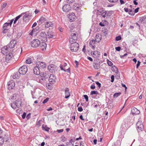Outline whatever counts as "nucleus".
Returning <instances> with one entry per match:
<instances>
[{
  "mask_svg": "<svg viewBox=\"0 0 146 146\" xmlns=\"http://www.w3.org/2000/svg\"><path fill=\"white\" fill-rule=\"evenodd\" d=\"M17 44V41L15 40H13L10 42L9 45L8 47L10 49L14 48Z\"/></svg>",
  "mask_w": 146,
  "mask_h": 146,
  "instance_id": "dca6fc26",
  "label": "nucleus"
},
{
  "mask_svg": "<svg viewBox=\"0 0 146 146\" xmlns=\"http://www.w3.org/2000/svg\"><path fill=\"white\" fill-rule=\"evenodd\" d=\"M71 9L70 5L68 4L64 5L62 7L63 11L66 12H68Z\"/></svg>",
  "mask_w": 146,
  "mask_h": 146,
  "instance_id": "2eb2a0df",
  "label": "nucleus"
},
{
  "mask_svg": "<svg viewBox=\"0 0 146 146\" xmlns=\"http://www.w3.org/2000/svg\"><path fill=\"white\" fill-rule=\"evenodd\" d=\"M80 5L78 3H75L73 5V8L75 10H78L80 7Z\"/></svg>",
  "mask_w": 146,
  "mask_h": 146,
  "instance_id": "c85d7f7f",
  "label": "nucleus"
},
{
  "mask_svg": "<svg viewBox=\"0 0 146 146\" xmlns=\"http://www.w3.org/2000/svg\"><path fill=\"white\" fill-rule=\"evenodd\" d=\"M111 70L112 71L115 73L118 72V70L117 68L115 66H113L111 68Z\"/></svg>",
  "mask_w": 146,
  "mask_h": 146,
  "instance_id": "2f4dec72",
  "label": "nucleus"
},
{
  "mask_svg": "<svg viewBox=\"0 0 146 146\" xmlns=\"http://www.w3.org/2000/svg\"><path fill=\"white\" fill-rule=\"evenodd\" d=\"M71 38L72 39H74V42H76L77 39V36H74V35H71Z\"/></svg>",
  "mask_w": 146,
  "mask_h": 146,
  "instance_id": "79ce46f5",
  "label": "nucleus"
},
{
  "mask_svg": "<svg viewBox=\"0 0 146 146\" xmlns=\"http://www.w3.org/2000/svg\"><path fill=\"white\" fill-rule=\"evenodd\" d=\"M48 70L51 73H55L58 70V67L54 64L49 65L48 67Z\"/></svg>",
  "mask_w": 146,
  "mask_h": 146,
  "instance_id": "f257e3e1",
  "label": "nucleus"
},
{
  "mask_svg": "<svg viewBox=\"0 0 146 146\" xmlns=\"http://www.w3.org/2000/svg\"><path fill=\"white\" fill-rule=\"evenodd\" d=\"M20 74L19 72H15L13 77L14 79H17L20 77Z\"/></svg>",
  "mask_w": 146,
  "mask_h": 146,
  "instance_id": "bb28decb",
  "label": "nucleus"
},
{
  "mask_svg": "<svg viewBox=\"0 0 146 146\" xmlns=\"http://www.w3.org/2000/svg\"><path fill=\"white\" fill-rule=\"evenodd\" d=\"M3 33H6L7 32L8 29L7 28H3Z\"/></svg>",
  "mask_w": 146,
  "mask_h": 146,
  "instance_id": "5fc2aeb1",
  "label": "nucleus"
},
{
  "mask_svg": "<svg viewBox=\"0 0 146 146\" xmlns=\"http://www.w3.org/2000/svg\"><path fill=\"white\" fill-rule=\"evenodd\" d=\"M47 36L45 32H42L40 33L38 38L42 41L46 42L47 40Z\"/></svg>",
  "mask_w": 146,
  "mask_h": 146,
  "instance_id": "20e7f679",
  "label": "nucleus"
},
{
  "mask_svg": "<svg viewBox=\"0 0 146 146\" xmlns=\"http://www.w3.org/2000/svg\"><path fill=\"white\" fill-rule=\"evenodd\" d=\"M36 66H38L40 69H41L45 68L46 65L45 62H39L37 64Z\"/></svg>",
  "mask_w": 146,
  "mask_h": 146,
  "instance_id": "aec40b11",
  "label": "nucleus"
},
{
  "mask_svg": "<svg viewBox=\"0 0 146 146\" xmlns=\"http://www.w3.org/2000/svg\"><path fill=\"white\" fill-rule=\"evenodd\" d=\"M9 24L7 23H4L3 26V28H7V27L8 26Z\"/></svg>",
  "mask_w": 146,
  "mask_h": 146,
  "instance_id": "c03bdc74",
  "label": "nucleus"
},
{
  "mask_svg": "<svg viewBox=\"0 0 146 146\" xmlns=\"http://www.w3.org/2000/svg\"><path fill=\"white\" fill-rule=\"evenodd\" d=\"M56 79V76L54 74H50L49 76L48 80L50 84H54L55 82Z\"/></svg>",
  "mask_w": 146,
  "mask_h": 146,
  "instance_id": "9d476101",
  "label": "nucleus"
},
{
  "mask_svg": "<svg viewBox=\"0 0 146 146\" xmlns=\"http://www.w3.org/2000/svg\"><path fill=\"white\" fill-rule=\"evenodd\" d=\"M106 11L104 10H103L100 12L101 15L104 18H105L106 17Z\"/></svg>",
  "mask_w": 146,
  "mask_h": 146,
  "instance_id": "7c9ffc66",
  "label": "nucleus"
},
{
  "mask_svg": "<svg viewBox=\"0 0 146 146\" xmlns=\"http://www.w3.org/2000/svg\"><path fill=\"white\" fill-rule=\"evenodd\" d=\"M90 88L91 89L93 90L95 88V86L94 85L92 84Z\"/></svg>",
  "mask_w": 146,
  "mask_h": 146,
  "instance_id": "69168bd1",
  "label": "nucleus"
},
{
  "mask_svg": "<svg viewBox=\"0 0 146 146\" xmlns=\"http://www.w3.org/2000/svg\"><path fill=\"white\" fill-rule=\"evenodd\" d=\"M121 94V93L120 92L115 93L113 95V98H117L119 96H120Z\"/></svg>",
  "mask_w": 146,
  "mask_h": 146,
  "instance_id": "e433bc0d",
  "label": "nucleus"
},
{
  "mask_svg": "<svg viewBox=\"0 0 146 146\" xmlns=\"http://www.w3.org/2000/svg\"><path fill=\"white\" fill-rule=\"evenodd\" d=\"M31 118V113L28 114L26 116V118L27 119H29Z\"/></svg>",
  "mask_w": 146,
  "mask_h": 146,
  "instance_id": "338daca9",
  "label": "nucleus"
},
{
  "mask_svg": "<svg viewBox=\"0 0 146 146\" xmlns=\"http://www.w3.org/2000/svg\"><path fill=\"white\" fill-rule=\"evenodd\" d=\"M99 34H98V35H96V38L97 39V41H96L98 42H99L101 39V36H99Z\"/></svg>",
  "mask_w": 146,
  "mask_h": 146,
  "instance_id": "58836bf2",
  "label": "nucleus"
},
{
  "mask_svg": "<svg viewBox=\"0 0 146 146\" xmlns=\"http://www.w3.org/2000/svg\"><path fill=\"white\" fill-rule=\"evenodd\" d=\"M49 75L48 73H43L41 77L40 78L39 82L42 84V82L41 80L46 81V79H48L49 77Z\"/></svg>",
  "mask_w": 146,
  "mask_h": 146,
  "instance_id": "39448f33",
  "label": "nucleus"
},
{
  "mask_svg": "<svg viewBox=\"0 0 146 146\" xmlns=\"http://www.w3.org/2000/svg\"><path fill=\"white\" fill-rule=\"evenodd\" d=\"M14 104L15 105H14L13 106L12 104H11V106L13 109H15L17 107L19 108L21 106L22 102L21 101L20 99L18 98L16 101L15 103L14 102Z\"/></svg>",
  "mask_w": 146,
  "mask_h": 146,
  "instance_id": "7ed1b4c3",
  "label": "nucleus"
},
{
  "mask_svg": "<svg viewBox=\"0 0 146 146\" xmlns=\"http://www.w3.org/2000/svg\"><path fill=\"white\" fill-rule=\"evenodd\" d=\"M78 111L81 112L83 111V109L82 107L81 106L78 108Z\"/></svg>",
  "mask_w": 146,
  "mask_h": 146,
  "instance_id": "bf43d9fd",
  "label": "nucleus"
},
{
  "mask_svg": "<svg viewBox=\"0 0 146 146\" xmlns=\"http://www.w3.org/2000/svg\"><path fill=\"white\" fill-rule=\"evenodd\" d=\"M45 27L46 28H48L50 27H52L54 26V24L52 22L48 21L45 23Z\"/></svg>",
  "mask_w": 146,
  "mask_h": 146,
  "instance_id": "a878e982",
  "label": "nucleus"
},
{
  "mask_svg": "<svg viewBox=\"0 0 146 146\" xmlns=\"http://www.w3.org/2000/svg\"><path fill=\"white\" fill-rule=\"evenodd\" d=\"M139 7H137V8L135 9L134 10V13H137L139 11Z\"/></svg>",
  "mask_w": 146,
  "mask_h": 146,
  "instance_id": "774afa93",
  "label": "nucleus"
},
{
  "mask_svg": "<svg viewBox=\"0 0 146 146\" xmlns=\"http://www.w3.org/2000/svg\"><path fill=\"white\" fill-rule=\"evenodd\" d=\"M7 3H3L1 6V7L2 8V9H3L5 8L6 6L7 5Z\"/></svg>",
  "mask_w": 146,
  "mask_h": 146,
  "instance_id": "e2e57ef3",
  "label": "nucleus"
},
{
  "mask_svg": "<svg viewBox=\"0 0 146 146\" xmlns=\"http://www.w3.org/2000/svg\"><path fill=\"white\" fill-rule=\"evenodd\" d=\"M66 146H73V145L70 143L67 142L66 144Z\"/></svg>",
  "mask_w": 146,
  "mask_h": 146,
  "instance_id": "864d4df0",
  "label": "nucleus"
},
{
  "mask_svg": "<svg viewBox=\"0 0 146 146\" xmlns=\"http://www.w3.org/2000/svg\"><path fill=\"white\" fill-rule=\"evenodd\" d=\"M145 16L142 17L140 18L139 19V20L140 21H141V22H142L144 20H145Z\"/></svg>",
  "mask_w": 146,
  "mask_h": 146,
  "instance_id": "3c124183",
  "label": "nucleus"
},
{
  "mask_svg": "<svg viewBox=\"0 0 146 146\" xmlns=\"http://www.w3.org/2000/svg\"><path fill=\"white\" fill-rule=\"evenodd\" d=\"M121 39V37L120 36H117L115 38V40L116 41H119Z\"/></svg>",
  "mask_w": 146,
  "mask_h": 146,
  "instance_id": "a18cd8bd",
  "label": "nucleus"
},
{
  "mask_svg": "<svg viewBox=\"0 0 146 146\" xmlns=\"http://www.w3.org/2000/svg\"><path fill=\"white\" fill-rule=\"evenodd\" d=\"M116 75L117 76H115V78H116L117 79H119L120 78V74L118 73L117 72V73H115Z\"/></svg>",
  "mask_w": 146,
  "mask_h": 146,
  "instance_id": "49530a36",
  "label": "nucleus"
},
{
  "mask_svg": "<svg viewBox=\"0 0 146 146\" xmlns=\"http://www.w3.org/2000/svg\"><path fill=\"white\" fill-rule=\"evenodd\" d=\"M33 59V58L31 57H28L27 59L26 60V63L28 64H30L32 63V60Z\"/></svg>",
  "mask_w": 146,
  "mask_h": 146,
  "instance_id": "c756f323",
  "label": "nucleus"
},
{
  "mask_svg": "<svg viewBox=\"0 0 146 146\" xmlns=\"http://www.w3.org/2000/svg\"><path fill=\"white\" fill-rule=\"evenodd\" d=\"M64 131V129H58L57 130V131L59 133H60L63 132Z\"/></svg>",
  "mask_w": 146,
  "mask_h": 146,
  "instance_id": "0e129e2a",
  "label": "nucleus"
},
{
  "mask_svg": "<svg viewBox=\"0 0 146 146\" xmlns=\"http://www.w3.org/2000/svg\"><path fill=\"white\" fill-rule=\"evenodd\" d=\"M47 38H55V34L54 33L51 31H48L47 32Z\"/></svg>",
  "mask_w": 146,
  "mask_h": 146,
  "instance_id": "f8f14e48",
  "label": "nucleus"
},
{
  "mask_svg": "<svg viewBox=\"0 0 146 146\" xmlns=\"http://www.w3.org/2000/svg\"><path fill=\"white\" fill-rule=\"evenodd\" d=\"M39 46L41 49L42 51H44L46 50V44L45 42H40V44H39Z\"/></svg>",
  "mask_w": 146,
  "mask_h": 146,
  "instance_id": "6ab92c4d",
  "label": "nucleus"
},
{
  "mask_svg": "<svg viewBox=\"0 0 146 146\" xmlns=\"http://www.w3.org/2000/svg\"><path fill=\"white\" fill-rule=\"evenodd\" d=\"M95 83L96 85L98 86V87L99 88H100L101 87V84L100 82H96Z\"/></svg>",
  "mask_w": 146,
  "mask_h": 146,
  "instance_id": "09e8293b",
  "label": "nucleus"
},
{
  "mask_svg": "<svg viewBox=\"0 0 146 146\" xmlns=\"http://www.w3.org/2000/svg\"><path fill=\"white\" fill-rule=\"evenodd\" d=\"M61 138L62 139V141L63 142L65 141L66 140V138L64 136H62L61 137Z\"/></svg>",
  "mask_w": 146,
  "mask_h": 146,
  "instance_id": "6e6d98bb",
  "label": "nucleus"
},
{
  "mask_svg": "<svg viewBox=\"0 0 146 146\" xmlns=\"http://www.w3.org/2000/svg\"><path fill=\"white\" fill-rule=\"evenodd\" d=\"M5 58V62H10L13 58V54L12 52L9 53L8 54H6Z\"/></svg>",
  "mask_w": 146,
  "mask_h": 146,
  "instance_id": "6e6552de",
  "label": "nucleus"
},
{
  "mask_svg": "<svg viewBox=\"0 0 146 146\" xmlns=\"http://www.w3.org/2000/svg\"><path fill=\"white\" fill-rule=\"evenodd\" d=\"M10 139V135L7 134H5L4 137H3V139H4V141L5 142H7Z\"/></svg>",
  "mask_w": 146,
  "mask_h": 146,
  "instance_id": "cd10ccee",
  "label": "nucleus"
},
{
  "mask_svg": "<svg viewBox=\"0 0 146 146\" xmlns=\"http://www.w3.org/2000/svg\"><path fill=\"white\" fill-rule=\"evenodd\" d=\"M97 59L94 61L93 63V66L94 68L96 70H98L100 68V62H98Z\"/></svg>",
  "mask_w": 146,
  "mask_h": 146,
  "instance_id": "ddd939ff",
  "label": "nucleus"
},
{
  "mask_svg": "<svg viewBox=\"0 0 146 146\" xmlns=\"http://www.w3.org/2000/svg\"><path fill=\"white\" fill-rule=\"evenodd\" d=\"M83 97L84 99H85L86 102H88V97L86 95H84Z\"/></svg>",
  "mask_w": 146,
  "mask_h": 146,
  "instance_id": "de8ad7c7",
  "label": "nucleus"
},
{
  "mask_svg": "<svg viewBox=\"0 0 146 146\" xmlns=\"http://www.w3.org/2000/svg\"><path fill=\"white\" fill-rule=\"evenodd\" d=\"M99 94L98 92L96 90L92 91L90 92V95L92 96L94 94Z\"/></svg>",
  "mask_w": 146,
  "mask_h": 146,
  "instance_id": "4c0bfd02",
  "label": "nucleus"
},
{
  "mask_svg": "<svg viewBox=\"0 0 146 146\" xmlns=\"http://www.w3.org/2000/svg\"><path fill=\"white\" fill-rule=\"evenodd\" d=\"M107 64L109 66H111L113 65V64L112 62L108 59H107Z\"/></svg>",
  "mask_w": 146,
  "mask_h": 146,
  "instance_id": "ea45409f",
  "label": "nucleus"
},
{
  "mask_svg": "<svg viewBox=\"0 0 146 146\" xmlns=\"http://www.w3.org/2000/svg\"><path fill=\"white\" fill-rule=\"evenodd\" d=\"M27 68L25 65L23 66L20 67L19 70V72L21 74L24 75L27 73Z\"/></svg>",
  "mask_w": 146,
  "mask_h": 146,
  "instance_id": "0eeeda50",
  "label": "nucleus"
},
{
  "mask_svg": "<svg viewBox=\"0 0 146 146\" xmlns=\"http://www.w3.org/2000/svg\"><path fill=\"white\" fill-rule=\"evenodd\" d=\"M42 130H44L48 132L49 129H50V128L48 127L46 125H45L44 126L43 125H42Z\"/></svg>",
  "mask_w": 146,
  "mask_h": 146,
  "instance_id": "f704fd0d",
  "label": "nucleus"
},
{
  "mask_svg": "<svg viewBox=\"0 0 146 146\" xmlns=\"http://www.w3.org/2000/svg\"><path fill=\"white\" fill-rule=\"evenodd\" d=\"M8 88L9 90L13 89L15 86V82L13 80H11L8 82Z\"/></svg>",
  "mask_w": 146,
  "mask_h": 146,
  "instance_id": "4468645a",
  "label": "nucleus"
},
{
  "mask_svg": "<svg viewBox=\"0 0 146 146\" xmlns=\"http://www.w3.org/2000/svg\"><path fill=\"white\" fill-rule=\"evenodd\" d=\"M23 14L22 13L21 15L17 16V17H16L15 18V19L14 20L13 23L14 24H15L17 20L22 16Z\"/></svg>",
  "mask_w": 146,
  "mask_h": 146,
  "instance_id": "473e14b6",
  "label": "nucleus"
},
{
  "mask_svg": "<svg viewBox=\"0 0 146 146\" xmlns=\"http://www.w3.org/2000/svg\"><path fill=\"white\" fill-rule=\"evenodd\" d=\"M115 50L118 51H119L121 50V47L119 46L116 47L115 48Z\"/></svg>",
  "mask_w": 146,
  "mask_h": 146,
  "instance_id": "680f3d73",
  "label": "nucleus"
},
{
  "mask_svg": "<svg viewBox=\"0 0 146 146\" xmlns=\"http://www.w3.org/2000/svg\"><path fill=\"white\" fill-rule=\"evenodd\" d=\"M70 21V22H72L75 21L76 19V17L75 14L74 13H70L68 17Z\"/></svg>",
  "mask_w": 146,
  "mask_h": 146,
  "instance_id": "a211bd4d",
  "label": "nucleus"
},
{
  "mask_svg": "<svg viewBox=\"0 0 146 146\" xmlns=\"http://www.w3.org/2000/svg\"><path fill=\"white\" fill-rule=\"evenodd\" d=\"M22 14H23V13ZM23 14H25L23 17V20L24 21L27 22L29 21L31 19L32 15L30 13H25Z\"/></svg>",
  "mask_w": 146,
  "mask_h": 146,
  "instance_id": "423d86ee",
  "label": "nucleus"
},
{
  "mask_svg": "<svg viewBox=\"0 0 146 146\" xmlns=\"http://www.w3.org/2000/svg\"><path fill=\"white\" fill-rule=\"evenodd\" d=\"M27 113L25 112H24L22 115V117L23 119H24Z\"/></svg>",
  "mask_w": 146,
  "mask_h": 146,
  "instance_id": "13d9d810",
  "label": "nucleus"
},
{
  "mask_svg": "<svg viewBox=\"0 0 146 146\" xmlns=\"http://www.w3.org/2000/svg\"><path fill=\"white\" fill-rule=\"evenodd\" d=\"M95 40H91L89 43V45L90 47H91L93 50H94L95 48Z\"/></svg>",
  "mask_w": 146,
  "mask_h": 146,
  "instance_id": "393cba45",
  "label": "nucleus"
},
{
  "mask_svg": "<svg viewBox=\"0 0 146 146\" xmlns=\"http://www.w3.org/2000/svg\"><path fill=\"white\" fill-rule=\"evenodd\" d=\"M9 48H8L7 46H5L2 48L1 49V52L4 54H6L7 53L8 54L9 52Z\"/></svg>",
  "mask_w": 146,
  "mask_h": 146,
  "instance_id": "4be33fe9",
  "label": "nucleus"
},
{
  "mask_svg": "<svg viewBox=\"0 0 146 146\" xmlns=\"http://www.w3.org/2000/svg\"><path fill=\"white\" fill-rule=\"evenodd\" d=\"M70 48L72 52H76L78 51L79 48V44L77 42L74 43H72L70 44Z\"/></svg>",
  "mask_w": 146,
  "mask_h": 146,
  "instance_id": "f03ea898",
  "label": "nucleus"
},
{
  "mask_svg": "<svg viewBox=\"0 0 146 146\" xmlns=\"http://www.w3.org/2000/svg\"><path fill=\"white\" fill-rule=\"evenodd\" d=\"M131 112L133 115L139 114L140 113L139 111L135 108H134L131 110Z\"/></svg>",
  "mask_w": 146,
  "mask_h": 146,
  "instance_id": "5701e85b",
  "label": "nucleus"
},
{
  "mask_svg": "<svg viewBox=\"0 0 146 146\" xmlns=\"http://www.w3.org/2000/svg\"><path fill=\"white\" fill-rule=\"evenodd\" d=\"M40 44V41L38 39H34L31 42V45L32 47L36 48L39 46Z\"/></svg>",
  "mask_w": 146,
  "mask_h": 146,
  "instance_id": "1a4fd4ad",
  "label": "nucleus"
},
{
  "mask_svg": "<svg viewBox=\"0 0 146 146\" xmlns=\"http://www.w3.org/2000/svg\"><path fill=\"white\" fill-rule=\"evenodd\" d=\"M112 11H107L106 13V17L109 18L111 15V12Z\"/></svg>",
  "mask_w": 146,
  "mask_h": 146,
  "instance_id": "72a5a7b5",
  "label": "nucleus"
},
{
  "mask_svg": "<svg viewBox=\"0 0 146 146\" xmlns=\"http://www.w3.org/2000/svg\"><path fill=\"white\" fill-rule=\"evenodd\" d=\"M4 139H3V137H0V145H2L4 143Z\"/></svg>",
  "mask_w": 146,
  "mask_h": 146,
  "instance_id": "a19ab883",
  "label": "nucleus"
},
{
  "mask_svg": "<svg viewBox=\"0 0 146 146\" xmlns=\"http://www.w3.org/2000/svg\"><path fill=\"white\" fill-rule=\"evenodd\" d=\"M140 63H141L140 62V61H139V60L137 62V64L136 65V68H138L139 66L140 65Z\"/></svg>",
  "mask_w": 146,
  "mask_h": 146,
  "instance_id": "052dcab7",
  "label": "nucleus"
},
{
  "mask_svg": "<svg viewBox=\"0 0 146 146\" xmlns=\"http://www.w3.org/2000/svg\"><path fill=\"white\" fill-rule=\"evenodd\" d=\"M91 54L93 57L95 58H97L100 56V52L98 51L95 50L92 51Z\"/></svg>",
  "mask_w": 146,
  "mask_h": 146,
  "instance_id": "9b49d317",
  "label": "nucleus"
},
{
  "mask_svg": "<svg viewBox=\"0 0 146 146\" xmlns=\"http://www.w3.org/2000/svg\"><path fill=\"white\" fill-rule=\"evenodd\" d=\"M65 97L66 99L68 98L70 96V94L69 91V89L68 88H66L65 89Z\"/></svg>",
  "mask_w": 146,
  "mask_h": 146,
  "instance_id": "b1692460",
  "label": "nucleus"
},
{
  "mask_svg": "<svg viewBox=\"0 0 146 146\" xmlns=\"http://www.w3.org/2000/svg\"><path fill=\"white\" fill-rule=\"evenodd\" d=\"M40 69L37 66L35 67L33 70L34 74L36 75H39L40 73Z\"/></svg>",
  "mask_w": 146,
  "mask_h": 146,
  "instance_id": "412c9836",
  "label": "nucleus"
},
{
  "mask_svg": "<svg viewBox=\"0 0 146 146\" xmlns=\"http://www.w3.org/2000/svg\"><path fill=\"white\" fill-rule=\"evenodd\" d=\"M46 20V18L43 17H41L39 20V22H40L41 23H42L44 22Z\"/></svg>",
  "mask_w": 146,
  "mask_h": 146,
  "instance_id": "c9c22d12",
  "label": "nucleus"
},
{
  "mask_svg": "<svg viewBox=\"0 0 146 146\" xmlns=\"http://www.w3.org/2000/svg\"><path fill=\"white\" fill-rule=\"evenodd\" d=\"M67 3L68 4L72 3L75 1V0H67Z\"/></svg>",
  "mask_w": 146,
  "mask_h": 146,
  "instance_id": "4d7b16f0",
  "label": "nucleus"
},
{
  "mask_svg": "<svg viewBox=\"0 0 146 146\" xmlns=\"http://www.w3.org/2000/svg\"><path fill=\"white\" fill-rule=\"evenodd\" d=\"M49 98H46L45 99H44L43 102H42V103L44 104L46 103L49 100Z\"/></svg>",
  "mask_w": 146,
  "mask_h": 146,
  "instance_id": "8fccbe9b",
  "label": "nucleus"
},
{
  "mask_svg": "<svg viewBox=\"0 0 146 146\" xmlns=\"http://www.w3.org/2000/svg\"><path fill=\"white\" fill-rule=\"evenodd\" d=\"M129 14L131 16H133L134 15L135 13H133L132 9H129Z\"/></svg>",
  "mask_w": 146,
  "mask_h": 146,
  "instance_id": "37998d69",
  "label": "nucleus"
},
{
  "mask_svg": "<svg viewBox=\"0 0 146 146\" xmlns=\"http://www.w3.org/2000/svg\"><path fill=\"white\" fill-rule=\"evenodd\" d=\"M137 128L140 130L142 131L143 130V125L142 122L141 121H139L136 123Z\"/></svg>",
  "mask_w": 146,
  "mask_h": 146,
  "instance_id": "f3484780",
  "label": "nucleus"
},
{
  "mask_svg": "<svg viewBox=\"0 0 146 146\" xmlns=\"http://www.w3.org/2000/svg\"><path fill=\"white\" fill-rule=\"evenodd\" d=\"M111 82H114V76L113 75H111Z\"/></svg>",
  "mask_w": 146,
  "mask_h": 146,
  "instance_id": "603ef678",
  "label": "nucleus"
}]
</instances>
